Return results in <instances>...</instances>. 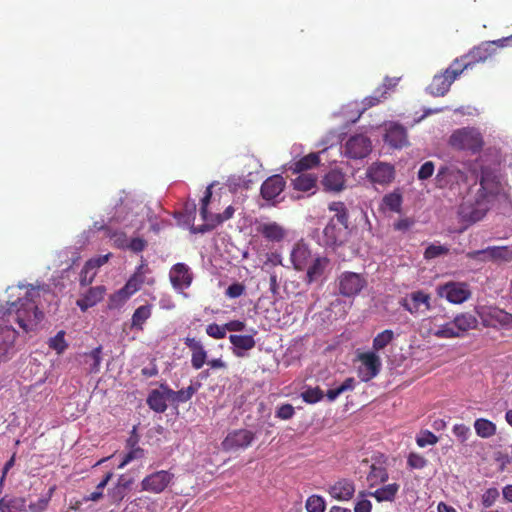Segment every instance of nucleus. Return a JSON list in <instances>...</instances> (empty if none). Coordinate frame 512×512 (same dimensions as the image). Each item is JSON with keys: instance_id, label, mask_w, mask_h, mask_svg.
I'll return each mask as SVG.
<instances>
[{"instance_id": "1", "label": "nucleus", "mask_w": 512, "mask_h": 512, "mask_svg": "<svg viewBox=\"0 0 512 512\" xmlns=\"http://www.w3.org/2000/svg\"><path fill=\"white\" fill-rule=\"evenodd\" d=\"M39 296V290L31 287L27 288L24 296L10 303L9 308L4 313L6 320L4 322H16L24 332L34 330L44 317L39 310L35 298Z\"/></svg>"}, {"instance_id": "2", "label": "nucleus", "mask_w": 512, "mask_h": 512, "mask_svg": "<svg viewBox=\"0 0 512 512\" xmlns=\"http://www.w3.org/2000/svg\"><path fill=\"white\" fill-rule=\"evenodd\" d=\"M498 190V185H493L492 188H489L485 177L482 176L476 199L473 202L465 201L459 207L458 213L461 219L467 223H475L482 220L491 208V203L498 194Z\"/></svg>"}, {"instance_id": "3", "label": "nucleus", "mask_w": 512, "mask_h": 512, "mask_svg": "<svg viewBox=\"0 0 512 512\" xmlns=\"http://www.w3.org/2000/svg\"><path fill=\"white\" fill-rule=\"evenodd\" d=\"M138 204L132 198L125 197L120 198V203L116 204L114 207V214L109 219L108 224L97 226L98 223H95V227L99 230H103L105 235L113 241V245L119 249H126L129 239L127 235L123 231L113 230L109 224H124L125 227L132 226V223H126L127 215L130 210L134 209V206Z\"/></svg>"}, {"instance_id": "4", "label": "nucleus", "mask_w": 512, "mask_h": 512, "mask_svg": "<svg viewBox=\"0 0 512 512\" xmlns=\"http://www.w3.org/2000/svg\"><path fill=\"white\" fill-rule=\"evenodd\" d=\"M449 145L455 150L476 154L482 150L484 139L478 129L463 127L453 131L449 138Z\"/></svg>"}, {"instance_id": "5", "label": "nucleus", "mask_w": 512, "mask_h": 512, "mask_svg": "<svg viewBox=\"0 0 512 512\" xmlns=\"http://www.w3.org/2000/svg\"><path fill=\"white\" fill-rule=\"evenodd\" d=\"M494 46L499 47L498 40L483 42L472 48L467 54L456 58L454 61L458 62V67L463 72L468 68H472L475 64L485 62L489 59L495 53Z\"/></svg>"}, {"instance_id": "6", "label": "nucleus", "mask_w": 512, "mask_h": 512, "mask_svg": "<svg viewBox=\"0 0 512 512\" xmlns=\"http://www.w3.org/2000/svg\"><path fill=\"white\" fill-rule=\"evenodd\" d=\"M401 307L414 317H419L431 310V296L423 290L406 294L399 301Z\"/></svg>"}, {"instance_id": "7", "label": "nucleus", "mask_w": 512, "mask_h": 512, "mask_svg": "<svg viewBox=\"0 0 512 512\" xmlns=\"http://www.w3.org/2000/svg\"><path fill=\"white\" fill-rule=\"evenodd\" d=\"M478 315L485 327L512 329V314L495 306H484L478 310Z\"/></svg>"}, {"instance_id": "8", "label": "nucleus", "mask_w": 512, "mask_h": 512, "mask_svg": "<svg viewBox=\"0 0 512 512\" xmlns=\"http://www.w3.org/2000/svg\"><path fill=\"white\" fill-rule=\"evenodd\" d=\"M458 66V62L453 60L444 72L436 74L428 86L429 93L437 97L444 96L449 91L452 83L463 73Z\"/></svg>"}, {"instance_id": "9", "label": "nucleus", "mask_w": 512, "mask_h": 512, "mask_svg": "<svg viewBox=\"0 0 512 512\" xmlns=\"http://www.w3.org/2000/svg\"><path fill=\"white\" fill-rule=\"evenodd\" d=\"M255 231L268 243L276 244L282 242L287 236L286 228L276 221L256 220Z\"/></svg>"}, {"instance_id": "10", "label": "nucleus", "mask_w": 512, "mask_h": 512, "mask_svg": "<svg viewBox=\"0 0 512 512\" xmlns=\"http://www.w3.org/2000/svg\"><path fill=\"white\" fill-rule=\"evenodd\" d=\"M467 257L480 261L510 262L512 261V249L508 246H489L485 249L468 252Z\"/></svg>"}, {"instance_id": "11", "label": "nucleus", "mask_w": 512, "mask_h": 512, "mask_svg": "<svg viewBox=\"0 0 512 512\" xmlns=\"http://www.w3.org/2000/svg\"><path fill=\"white\" fill-rule=\"evenodd\" d=\"M437 293L453 304H461L471 296L468 284L463 282H447L437 288Z\"/></svg>"}, {"instance_id": "12", "label": "nucleus", "mask_w": 512, "mask_h": 512, "mask_svg": "<svg viewBox=\"0 0 512 512\" xmlns=\"http://www.w3.org/2000/svg\"><path fill=\"white\" fill-rule=\"evenodd\" d=\"M256 434L248 429H236L228 433L222 442L223 449L226 451H238L247 449L252 445Z\"/></svg>"}, {"instance_id": "13", "label": "nucleus", "mask_w": 512, "mask_h": 512, "mask_svg": "<svg viewBox=\"0 0 512 512\" xmlns=\"http://www.w3.org/2000/svg\"><path fill=\"white\" fill-rule=\"evenodd\" d=\"M366 284V279L355 272L346 271L338 277L339 293L345 297L356 296Z\"/></svg>"}, {"instance_id": "14", "label": "nucleus", "mask_w": 512, "mask_h": 512, "mask_svg": "<svg viewBox=\"0 0 512 512\" xmlns=\"http://www.w3.org/2000/svg\"><path fill=\"white\" fill-rule=\"evenodd\" d=\"M174 475L166 470L153 472L141 481V491L159 494L172 482Z\"/></svg>"}, {"instance_id": "15", "label": "nucleus", "mask_w": 512, "mask_h": 512, "mask_svg": "<svg viewBox=\"0 0 512 512\" xmlns=\"http://www.w3.org/2000/svg\"><path fill=\"white\" fill-rule=\"evenodd\" d=\"M371 150V140L363 134L351 136L345 143V156L351 159H363Z\"/></svg>"}, {"instance_id": "16", "label": "nucleus", "mask_w": 512, "mask_h": 512, "mask_svg": "<svg viewBox=\"0 0 512 512\" xmlns=\"http://www.w3.org/2000/svg\"><path fill=\"white\" fill-rule=\"evenodd\" d=\"M286 187L285 179L279 175L275 174L268 177L261 185L260 194L264 200L271 203L272 205H276L279 202L277 198L284 191Z\"/></svg>"}, {"instance_id": "17", "label": "nucleus", "mask_w": 512, "mask_h": 512, "mask_svg": "<svg viewBox=\"0 0 512 512\" xmlns=\"http://www.w3.org/2000/svg\"><path fill=\"white\" fill-rule=\"evenodd\" d=\"M466 174L456 166H443L435 177L438 188H452L454 185L466 182Z\"/></svg>"}, {"instance_id": "18", "label": "nucleus", "mask_w": 512, "mask_h": 512, "mask_svg": "<svg viewBox=\"0 0 512 512\" xmlns=\"http://www.w3.org/2000/svg\"><path fill=\"white\" fill-rule=\"evenodd\" d=\"M212 187L213 185L207 186L205 190V194L203 198L201 199V206H200V216L202 220L204 221V224L199 226H192L191 232L194 234H204L206 232L212 231L215 228H217V224L214 221L213 217L211 216V213L208 211V206L211 202L212 198Z\"/></svg>"}, {"instance_id": "19", "label": "nucleus", "mask_w": 512, "mask_h": 512, "mask_svg": "<svg viewBox=\"0 0 512 512\" xmlns=\"http://www.w3.org/2000/svg\"><path fill=\"white\" fill-rule=\"evenodd\" d=\"M366 175L374 184L387 185L394 180L395 169L389 163L375 162L368 167Z\"/></svg>"}, {"instance_id": "20", "label": "nucleus", "mask_w": 512, "mask_h": 512, "mask_svg": "<svg viewBox=\"0 0 512 512\" xmlns=\"http://www.w3.org/2000/svg\"><path fill=\"white\" fill-rule=\"evenodd\" d=\"M362 365L358 369V375L363 382L375 378L381 369V360L374 352H365L359 355Z\"/></svg>"}, {"instance_id": "21", "label": "nucleus", "mask_w": 512, "mask_h": 512, "mask_svg": "<svg viewBox=\"0 0 512 512\" xmlns=\"http://www.w3.org/2000/svg\"><path fill=\"white\" fill-rule=\"evenodd\" d=\"M169 279L176 291H183L191 286L193 273L187 264L176 263L169 271Z\"/></svg>"}, {"instance_id": "22", "label": "nucleus", "mask_w": 512, "mask_h": 512, "mask_svg": "<svg viewBox=\"0 0 512 512\" xmlns=\"http://www.w3.org/2000/svg\"><path fill=\"white\" fill-rule=\"evenodd\" d=\"M385 130L384 142L390 147L400 149L408 145L407 130L403 125L390 122Z\"/></svg>"}, {"instance_id": "23", "label": "nucleus", "mask_w": 512, "mask_h": 512, "mask_svg": "<svg viewBox=\"0 0 512 512\" xmlns=\"http://www.w3.org/2000/svg\"><path fill=\"white\" fill-rule=\"evenodd\" d=\"M16 330L7 324L0 323V362L6 361L13 354Z\"/></svg>"}, {"instance_id": "24", "label": "nucleus", "mask_w": 512, "mask_h": 512, "mask_svg": "<svg viewBox=\"0 0 512 512\" xmlns=\"http://www.w3.org/2000/svg\"><path fill=\"white\" fill-rule=\"evenodd\" d=\"M184 345L191 352V366L195 370L201 369L207 362L208 352L203 343L195 337H186Z\"/></svg>"}, {"instance_id": "25", "label": "nucleus", "mask_w": 512, "mask_h": 512, "mask_svg": "<svg viewBox=\"0 0 512 512\" xmlns=\"http://www.w3.org/2000/svg\"><path fill=\"white\" fill-rule=\"evenodd\" d=\"M356 491L355 483L348 478H341L330 485L329 495L337 501H349L354 497Z\"/></svg>"}, {"instance_id": "26", "label": "nucleus", "mask_w": 512, "mask_h": 512, "mask_svg": "<svg viewBox=\"0 0 512 512\" xmlns=\"http://www.w3.org/2000/svg\"><path fill=\"white\" fill-rule=\"evenodd\" d=\"M329 264L330 260L327 257L317 256L313 258L310 264L305 268L307 269L305 278L306 283L311 284L321 279Z\"/></svg>"}, {"instance_id": "27", "label": "nucleus", "mask_w": 512, "mask_h": 512, "mask_svg": "<svg viewBox=\"0 0 512 512\" xmlns=\"http://www.w3.org/2000/svg\"><path fill=\"white\" fill-rule=\"evenodd\" d=\"M200 384L198 383L196 386L190 385L186 389H181L178 391L172 390L168 385L161 384L160 389L163 390L168 396V400L172 403H186L188 402L193 395L197 392Z\"/></svg>"}, {"instance_id": "28", "label": "nucleus", "mask_w": 512, "mask_h": 512, "mask_svg": "<svg viewBox=\"0 0 512 512\" xmlns=\"http://www.w3.org/2000/svg\"><path fill=\"white\" fill-rule=\"evenodd\" d=\"M105 291L106 289L104 286L91 287L76 301V304L82 311H86L88 308L95 306L104 298Z\"/></svg>"}, {"instance_id": "29", "label": "nucleus", "mask_w": 512, "mask_h": 512, "mask_svg": "<svg viewBox=\"0 0 512 512\" xmlns=\"http://www.w3.org/2000/svg\"><path fill=\"white\" fill-rule=\"evenodd\" d=\"M345 174L338 170L332 169L322 179V185L325 191L340 192L345 188Z\"/></svg>"}, {"instance_id": "30", "label": "nucleus", "mask_w": 512, "mask_h": 512, "mask_svg": "<svg viewBox=\"0 0 512 512\" xmlns=\"http://www.w3.org/2000/svg\"><path fill=\"white\" fill-rule=\"evenodd\" d=\"M311 251L304 244H297L291 252V262L298 271L304 270L312 261Z\"/></svg>"}, {"instance_id": "31", "label": "nucleus", "mask_w": 512, "mask_h": 512, "mask_svg": "<svg viewBox=\"0 0 512 512\" xmlns=\"http://www.w3.org/2000/svg\"><path fill=\"white\" fill-rule=\"evenodd\" d=\"M229 341L233 345V354L237 357H244L243 351L251 350L255 347L256 342L252 335H236L231 334Z\"/></svg>"}, {"instance_id": "32", "label": "nucleus", "mask_w": 512, "mask_h": 512, "mask_svg": "<svg viewBox=\"0 0 512 512\" xmlns=\"http://www.w3.org/2000/svg\"><path fill=\"white\" fill-rule=\"evenodd\" d=\"M152 315V305L151 304H145L141 305L134 311L132 317H131V324L130 329L136 330L138 332H142L144 330V324L145 322L151 317Z\"/></svg>"}, {"instance_id": "33", "label": "nucleus", "mask_w": 512, "mask_h": 512, "mask_svg": "<svg viewBox=\"0 0 512 512\" xmlns=\"http://www.w3.org/2000/svg\"><path fill=\"white\" fill-rule=\"evenodd\" d=\"M453 322L460 337H462L465 332L476 329L478 326L477 318L468 312L456 315Z\"/></svg>"}, {"instance_id": "34", "label": "nucleus", "mask_w": 512, "mask_h": 512, "mask_svg": "<svg viewBox=\"0 0 512 512\" xmlns=\"http://www.w3.org/2000/svg\"><path fill=\"white\" fill-rule=\"evenodd\" d=\"M320 164V157L318 153H310L303 156L297 161H294L290 166L293 173H304L307 170L317 167Z\"/></svg>"}, {"instance_id": "35", "label": "nucleus", "mask_w": 512, "mask_h": 512, "mask_svg": "<svg viewBox=\"0 0 512 512\" xmlns=\"http://www.w3.org/2000/svg\"><path fill=\"white\" fill-rule=\"evenodd\" d=\"M147 264L142 262L134 272V274L128 279L126 284L123 286L124 290H127L131 295L136 293L144 283V275Z\"/></svg>"}, {"instance_id": "36", "label": "nucleus", "mask_w": 512, "mask_h": 512, "mask_svg": "<svg viewBox=\"0 0 512 512\" xmlns=\"http://www.w3.org/2000/svg\"><path fill=\"white\" fill-rule=\"evenodd\" d=\"M343 230L345 229L337 227L334 223V218H332L323 230L326 245L335 246L342 243Z\"/></svg>"}, {"instance_id": "37", "label": "nucleus", "mask_w": 512, "mask_h": 512, "mask_svg": "<svg viewBox=\"0 0 512 512\" xmlns=\"http://www.w3.org/2000/svg\"><path fill=\"white\" fill-rule=\"evenodd\" d=\"M403 197L399 189L386 194L382 198L381 209L389 210L391 212L400 213L402 207Z\"/></svg>"}, {"instance_id": "38", "label": "nucleus", "mask_w": 512, "mask_h": 512, "mask_svg": "<svg viewBox=\"0 0 512 512\" xmlns=\"http://www.w3.org/2000/svg\"><path fill=\"white\" fill-rule=\"evenodd\" d=\"M168 396L162 390H152L147 398V404L153 411L163 413L167 409Z\"/></svg>"}, {"instance_id": "39", "label": "nucleus", "mask_w": 512, "mask_h": 512, "mask_svg": "<svg viewBox=\"0 0 512 512\" xmlns=\"http://www.w3.org/2000/svg\"><path fill=\"white\" fill-rule=\"evenodd\" d=\"M399 484L391 483L369 492L368 495L374 497L378 502L393 501L399 491Z\"/></svg>"}, {"instance_id": "40", "label": "nucleus", "mask_w": 512, "mask_h": 512, "mask_svg": "<svg viewBox=\"0 0 512 512\" xmlns=\"http://www.w3.org/2000/svg\"><path fill=\"white\" fill-rule=\"evenodd\" d=\"M26 507L24 497H3L0 499V512H25Z\"/></svg>"}, {"instance_id": "41", "label": "nucleus", "mask_w": 512, "mask_h": 512, "mask_svg": "<svg viewBox=\"0 0 512 512\" xmlns=\"http://www.w3.org/2000/svg\"><path fill=\"white\" fill-rule=\"evenodd\" d=\"M388 478V472L385 467L372 464L366 479L369 487L372 488L386 482Z\"/></svg>"}, {"instance_id": "42", "label": "nucleus", "mask_w": 512, "mask_h": 512, "mask_svg": "<svg viewBox=\"0 0 512 512\" xmlns=\"http://www.w3.org/2000/svg\"><path fill=\"white\" fill-rule=\"evenodd\" d=\"M317 176L312 173H299V176L293 180L295 190L308 192L316 187Z\"/></svg>"}, {"instance_id": "43", "label": "nucleus", "mask_w": 512, "mask_h": 512, "mask_svg": "<svg viewBox=\"0 0 512 512\" xmlns=\"http://www.w3.org/2000/svg\"><path fill=\"white\" fill-rule=\"evenodd\" d=\"M476 434L481 438H490L496 434V425L485 418H478L474 422Z\"/></svg>"}, {"instance_id": "44", "label": "nucleus", "mask_w": 512, "mask_h": 512, "mask_svg": "<svg viewBox=\"0 0 512 512\" xmlns=\"http://www.w3.org/2000/svg\"><path fill=\"white\" fill-rule=\"evenodd\" d=\"M329 210L335 213L333 217L334 220L336 219L344 229H347L349 216L346 205L341 201H334L329 204Z\"/></svg>"}, {"instance_id": "45", "label": "nucleus", "mask_w": 512, "mask_h": 512, "mask_svg": "<svg viewBox=\"0 0 512 512\" xmlns=\"http://www.w3.org/2000/svg\"><path fill=\"white\" fill-rule=\"evenodd\" d=\"M355 388V380L352 377L346 378L344 382L337 388L329 389L326 392V397L330 402L337 399L339 395L346 391H352Z\"/></svg>"}, {"instance_id": "46", "label": "nucleus", "mask_w": 512, "mask_h": 512, "mask_svg": "<svg viewBox=\"0 0 512 512\" xmlns=\"http://www.w3.org/2000/svg\"><path fill=\"white\" fill-rule=\"evenodd\" d=\"M111 254L108 253L106 255H100L94 258L89 259L83 269H82V275L84 274V277L82 278V282L86 280V276L90 271H95L96 269L100 268L104 264H106L110 258Z\"/></svg>"}, {"instance_id": "47", "label": "nucleus", "mask_w": 512, "mask_h": 512, "mask_svg": "<svg viewBox=\"0 0 512 512\" xmlns=\"http://www.w3.org/2000/svg\"><path fill=\"white\" fill-rule=\"evenodd\" d=\"M433 335L440 339L459 338V333L456 330L455 324L452 321L442 324L437 330L433 332Z\"/></svg>"}, {"instance_id": "48", "label": "nucleus", "mask_w": 512, "mask_h": 512, "mask_svg": "<svg viewBox=\"0 0 512 512\" xmlns=\"http://www.w3.org/2000/svg\"><path fill=\"white\" fill-rule=\"evenodd\" d=\"M394 339V332L390 329H386L378 333L373 339V349L375 351L383 350L388 344Z\"/></svg>"}, {"instance_id": "49", "label": "nucleus", "mask_w": 512, "mask_h": 512, "mask_svg": "<svg viewBox=\"0 0 512 512\" xmlns=\"http://www.w3.org/2000/svg\"><path fill=\"white\" fill-rule=\"evenodd\" d=\"M101 352L102 347L98 346L91 352L85 354V357L87 358L85 362L89 363V373H97L100 370Z\"/></svg>"}, {"instance_id": "50", "label": "nucleus", "mask_w": 512, "mask_h": 512, "mask_svg": "<svg viewBox=\"0 0 512 512\" xmlns=\"http://www.w3.org/2000/svg\"><path fill=\"white\" fill-rule=\"evenodd\" d=\"M305 508L307 512H325L326 503L322 496L311 495L306 500Z\"/></svg>"}, {"instance_id": "51", "label": "nucleus", "mask_w": 512, "mask_h": 512, "mask_svg": "<svg viewBox=\"0 0 512 512\" xmlns=\"http://www.w3.org/2000/svg\"><path fill=\"white\" fill-rule=\"evenodd\" d=\"M48 345L58 354L63 353L68 346L65 341V332L63 330L59 331L54 337L49 339Z\"/></svg>"}, {"instance_id": "52", "label": "nucleus", "mask_w": 512, "mask_h": 512, "mask_svg": "<svg viewBox=\"0 0 512 512\" xmlns=\"http://www.w3.org/2000/svg\"><path fill=\"white\" fill-rule=\"evenodd\" d=\"M324 397L323 391L319 387L308 388L301 393V398L308 404H315Z\"/></svg>"}, {"instance_id": "53", "label": "nucleus", "mask_w": 512, "mask_h": 512, "mask_svg": "<svg viewBox=\"0 0 512 512\" xmlns=\"http://www.w3.org/2000/svg\"><path fill=\"white\" fill-rule=\"evenodd\" d=\"M132 296L124 287L119 289L117 292L112 294L109 298V307L118 308L121 307L129 298Z\"/></svg>"}, {"instance_id": "54", "label": "nucleus", "mask_w": 512, "mask_h": 512, "mask_svg": "<svg viewBox=\"0 0 512 512\" xmlns=\"http://www.w3.org/2000/svg\"><path fill=\"white\" fill-rule=\"evenodd\" d=\"M128 452L124 455L118 468H124L127 464L134 460L142 459L145 456V451L141 447L139 448H127Z\"/></svg>"}, {"instance_id": "55", "label": "nucleus", "mask_w": 512, "mask_h": 512, "mask_svg": "<svg viewBox=\"0 0 512 512\" xmlns=\"http://www.w3.org/2000/svg\"><path fill=\"white\" fill-rule=\"evenodd\" d=\"M438 442V437L429 430H422L416 437V443L419 447H426L428 445H435Z\"/></svg>"}, {"instance_id": "56", "label": "nucleus", "mask_w": 512, "mask_h": 512, "mask_svg": "<svg viewBox=\"0 0 512 512\" xmlns=\"http://www.w3.org/2000/svg\"><path fill=\"white\" fill-rule=\"evenodd\" d=\"M449 249L443 245H429L424 252V258L427 260L437 258L442 255L448 254Z\"/></svg>"}, {"instance_id": "57", "label": "nucleus", "mask_w": 512, "mask_h": 512, "mask_svg": "<svg viewBox=\"0 0 512 512\" xmlns=\"http://www.w3.org/2000/svg\"><path fill=\"white\" fill-rule=\"evenodd\" d=\"M500 493L497 488H488L482 495L481 502L485 508L491 507L498 499Z\"/></svg>"}, {"instance_id": "58", "label": "nucleus", "mask_w": 512, "mask_h": 512, "mask_svg": "<svg viewBox=\"0 0 512 512\" xmlns=\"http://www.w3.org/2000/svg\"><path fill=\"white\" fill-rule=\"evenodd\" d=\"M407 464L412 469H422L427 465V459L421 454L411 452L408 455Z\"/></svg>"}, {"instance_id": "59", "label": "nucleus", "mask_w": 512, "mask_h": 512, "mask_svg": "<svg viewBox=\"0 0 512 512\" xmlns=\"http://www.w3.org/2000/svg\"><path fill=\"white\" fill-rule=\"evenodd\" d=\"M206 333L208 336L214 339H223L226 337V328L224 325H218L216 323H211L206 327Z\"/></svg>"}, {"instance_id": "60", "label": "nucleus", "mask_w": 512, "mask_h": 512, "mask_svg": "<svg viewBox=\"0 0 512 512\" xmlns=\"http://www.w3.org/2000/svg\"><path fill=\"white\" fill-rule=\"evenodd\" d=\"M452 432L461 443H465L471 435L470 428L465 424H455Z\"/></svg>"}, {"instance_id": "61", "label": "nucleus", "mask_w": 512, "mask_h": 512, "mask_svg": "<svg viewBox=\"0 0 512 512\" xmlns=\"http://www.w3.org/2000/svg\"><path fill=\"white\" fill-rule=\"evenodd\" d=\"M127 493H128V491L121 489L117 486H114L109 491V494H108L110 503L114 504V505H119L121 503V501L126 497Z\"/></svg>"}, {"instance_id": "62", "label": "nucleus", "mask_w": 512, "mask_h": 512, "mask_svg": "<svg viewBox=\"0 0 512 512\" xmlns=\"http://www.w3.org/2000/svg\"><path fill=\"white\" fill-rule=\"evenodd\" d=\"M295 414L294 407L291 404H282L276 410L275 416L282 420H289Z\"/></svg>"}, {"instance_id": "63", "label": "nucleus", "mask_w": 512, "mask_h": 512, "mask_svg": "<svg viewBox=\"0 0 512 512\" xmlns=\"http://www.w3.org/2000/svg\"><path fill=\"white\" fill-rule=\"evenodd\" d=\"M234 213H235V208L232 205H229L224 210L223 213H217V214H212L211 213V216L213 217V219L216 222L217 226H220L225 221L231 219L233 217Z\"/></svg>"}, {"instance_id": "64", "label": "nucleus", "mask_w": 512, "mask_h": 512, "mask_svg": "<svg viewBox=\"0 0 512 512\" xmlns=\"http://www.w3.org/2000/svg\"><path fill=\"white\" fill-rule=\"evenodd\" d=\"M147 247V241L143 238L136 237L129 240L126 249L131 250L132 252L139 253L142 252Z\"/></svg>"}]
</instances>
